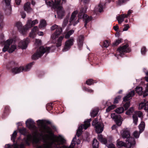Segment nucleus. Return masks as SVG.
<instances>
[{"label": "nucleus", "mask_w": 148, "mask_h": 148, "mask_svg": "<svg viewBox=\"0 0 148 148\" xmlns=\"http://www.w3.org/2000/svg\"><path fill=\"white\" fill-rule=\"evenodd\" d=\"M37 124L40 128L38 133L37 129L32 135H28L26 140L27 145H29V142L32 141L34 145L38 144L40 140L42 139L44 144L41 146H38L36 148H59L62 147L60 145L64 142V140L61 136H55L52 133L51 129L45 125L43 120H38Z\"/></svg>", "instance_id": "nucleus-1"}, {"label": "nucleus", "mask_w": 148, "mask_h": 148, "mask_svg": "<svg viewBox=\"0 0 148 148\" xmlns=\"http://www.w3.org/2000/svg\"><path fill=\"white\" fill-rule=\"evenodd\" d=\"M50 48L49 47H44L42 46L38 48L36 52L32 56V58L35 60L37 59L42 56L44 53L49 52Z\"/></svg>", "instance_id": "nucleus-2"}, {"label": "nucleus", "mask_w": 148, "mask_h": 148, "mask_svg": "<svg viewBox=\"0 0 148 148\" xmlns=\"http://www.w3.org/2000/svg\"><path fill=\"white\" fill-rule=\"evenodd\" d=\"M13 41L12 39H9L5 41L4 42V47L2 49L3 52H5L8 50L9 53H12L14 51L16 48V46L15 45H12L10 48L9 46L12 44Z\"/></svg>", "instance_id": "nucleus-3"}, {"label": "nucleus", "mask_w": 148, "mask_h": 148, "mask_svg": "<svg viewBox=\"0 0 148 148\" xmlns=\"http://www.w3.org/2000/svg\"><path fill=\"white\" fill-rule=\"evenodd\" d=\"M61 0H46V3L48 5L57 9L62 6V2H61Z\"/></svg>", "instance_id": "nucleus-4"}, {"label": "nucleus", "mask_w": 148, "mask_h": 148, "mask_svg": "<svg viewBox=\"0 0 148 148\" xmlns=\"http://www.w3.org/2000/svg\"><path fill=\"white\" fill-rule=\"evenodd\" d=\"M91 121L90 119H88L87 121H84V125H82L79 127L76 133V134L78 137L79 136L81 135L83 128L86 130L90 126V122Z\"/></svg>", "instance_id": "nucleus-5"}, {"label": "nucleus", "mask_w": 148, "mask_h": 148, "mask_svg": "<svg viewBox=\"0 0 148 148\" xmlns=\"http://www.w3.org/2000/svg\"><path fill=\"white\" fill-rule=\"evenodd\" d=\"M92 125H95V131L97 133H101L103 130V125L102 123H98V120L96 119L93 122Z\"/></svg>", "instance_id": "nucleus-6"}, {"label": "nucleus", "mask_w": 148, "mask_h": 148, "mask_svg": "<svg viewBox=\"0 0 148 148\" xmlns=\"http://www.w3.org/2000/svg\"><path fill=\"white\" fill-rule=\"evenodd\" d=\"M78 13L77 11H74L72 13L69 21V25H73L75 26L79 22V19H77L76 15Z\"/></svg>", "instance_id": "nucleus-7"}, {"label": "nucleus", "mask_w": 148, "mask_h": 148, "mask_svg": "<svg viewBox=\"0 0 148 148\" xmlns=\"http://www.w3.org/2000/svg\"><path fill=\"white\" fill-rule=\"evenodd\" d=\"M117 51L119 53L118 55L122 57L124 53L129 52L130 50L128 48V45H126L118 48Z\"/></svg>", "instance_id": "nucleus-8"}, {"label": "nucleus", "mask_w": 148, "mask_h": 148, "mask_svg": "<svg viewBox=\"0 0 148 148\" xmlns=\"http://www.w3.org/2000/svg\"><path fill=\"white\" fill-rule=\"evenodd\" d=\"M135 143L134 139L132 137H130L126 139L125 147L127 148H133Z\"/></svg>", "instance_id": "nucleus-9"}, {"label": "nucleus", "mask_w": 148, "mask_h": 148, "mask_svg": "<svg viewBox=\"0 0 148 148\" xmlns=\"http://www.w3.org/2000/svg\"><path fill=\"white\" fill-rule=\"evenodd\" d=\"M27 126L30 129L34 131V133L36 130L37 128L35 126V123L31 119L27 120L26 122Z\"/></svg>", "instance_id": "nucleus-10"}, {"label": "nucleus", "mask_w": 148, "mask_h": 148, "mask_svg": "<svg viewBox=\"0 0 148 148\" xmlns=\"http://www.w3.org/2000/svg\"><path fill=\"white\" fill-rule=\"evenodd\" d=\"M29 42V40L28 38L24 39L19 42L18 46L22 49H25L27 47V45Z\"/></svg>", "instance_id": "nucleus-11"}, {"label": "nucleus", "mask_w": 148, "mask_h": 148, "mask_svg": "<svg viewBox=\"0 0 148 148\" xmlns=\"http://www.w3.org/2000/svg\"><path fill=\"white\" fill-rule=\"evenodd\" d=\"M32 26H33L31 22V20L30 19L28 20L26 22V24L23 27V29L22 30V33L23 34H24L27 30L31 28Z\"/></svg>", "instance_id": "nucleus-12"}, {"label": "nucleus", "mask_w": 148, "mask_h": 148, "mask_svg": "<svg viewBox=\"0 0 148 148\" xmlns=\"http://www.w3.org/2000/svg\"><path fill=\"white\" fill-rule=\"evenodd\" d=\"M73 39H70L67 41L65 42V46L63 49V51H67L70 48V47L73 45Z\"/></svg>", "instance_id": "nucleus-13"}, {"label": "nucleus", "mask_w": 148, "mask_h": 148, "mask_svg": "<svg viewBox=\"0 0 148 148\" xmlns=\"http://www.w3.org/2000/svg\"><path fill=\"white\" fill-rule=\"evenodd\" d=\"M57 9V13L58 17L60 18H62L65 15V10L62 6L58 8Z\"/></svg>", "instance_id": "nucleus-14"}, {"label": "nucleus", "mask_w": 148, "mask_h": 148, "mask_svg": "<svg viewBox=\"0 0 148 148\" xmlns=\"http://www.w3.org/2000/svg\"><path fill=\"white\" fill-rule=\"evenodd\" d=\"M62 32V29L61 28L57 29L56 32L53 34L51 36V38L54 40L57 38L61 34Z\"/></svg>", "instance_id": "nucleus-15"}, {"label": "nucleus", "mask_w": 148, "mask_h": 148, "mask_svg": "<svg viewBox=\"0 0 148 148\" xmlns=\"http://www.w3.org/2000/svg\"><path fill=\"white\" fill-rule=\"evenodd\" d=\"M142 113L140 111L136 112L133 115V118L134 120V122L136 125L137 124V122L138 121V117L137 116L139 117L141 116Z\"/></svg>", "instance_id": "nucleus-16"}, {"label": "nucleus", "mask_w": 148, "mask_h": 148, "mask_svg": "<svg viewBox=\"0 0 148 148\" xmlns=\"http://www.w3.org/2000/svg\"><path fill=\"white\" fill-rule=\"evenodd\" d=\"M121 136L123 138H128L130 137L129 131L127 129H124L121 133Z\"/></svg>", "instance_id": "nucleus-17"}, {"label": "nucleus", "mask_w": 148, "mask_h": 148, "mask_svg": "<svg viewBox=\"0 0 148 148\" xmlns=\"http://www.w3.org/2000/svg\"><path fill=\"white\" fill-rule=\"evenodd\" d=\"M134 95V90L132 91L129 92L126 96L123 98V101H126L131 98Z\"/></svg>", "instance_id": "nucleus-18"}, {"label": "nucleus", "mask_w": 148, "mask_h": 148, "mask_svg": "<svg viewBox=\"0 0 148 148\" xmlns=\"http://www.w3.org/2000/svg\"><path fill=\"white\" fill-rule=\"evenodd\" d=\"M30 3L28 2L24 5V10L27 12H30L32 11V8L30 7Z\"/></svg>", "instance_id": "nucleus-19"}, {"label": "nucleus", "mask_w": 148, "mask_h": 148, "mask_svg": "<svg viewBox=\"0 0 148 148\" xmlns=\"http://www.w3.org/2000/svg\"><path fill=\"white\" fill-rule=\"evenodd\" d=\"M83 18L84 20H85L84 26L86 27L87 23L92 20V18L91 16L89 17L86 14H84Z\"/></svg>", "instance_id": "nucleus-20"}, {"label": "nucleus", "mask_w": 148, "mask_h": 148, "mask_svg": "<svg viewBox=\"0 0 148 148\" xmlns=\"http://www.w3.org/2000/svg\"><path fill=\"white\" fill-rule=\"evenodd\" d=\"M12 72L14 74H16L19 73L21 72H23L22 67H15L14 68L12 69Z\"/></svg>", "instance_id": "nucleus-21"}, {"label": "nucleus", "mask_w": 148, "mask_h": 148, "mask_svg": "<svg viewBox=\"0 0 148 148\" xmlns=\"http://www.w3.org/2000/svg\"><path fill=\"white\" fill-rule=\"evenodd\" d=\"M84 38V36L82 35L78 37V45L79 48H81L82 47Z\"/></svg>", "instance_id": "nucleus-22"}, {"label": "nucleus", "mask_w": 148, "mask_h": 148, "mask_svg": "<svg viewBox=\"0 0 148 148\" xmlns=\"http://www.w3.org/2000/svg\"><path fill=\"white\" fill-rule=\"evenodd\" d=\"M123 121V119L120 116H118L116 117V119L115 120L116 124L118 126L121 125Z\"/></svg>", "instance_id": "nucleus-23"}, {"label": "nucleus", "mask_w": 148, "mask_h": 148, "mask_svg": "<svg viewBox=\"0 0 148 148\" xmlns=\"http://www.w3.org/2000/svg\"><path fill=\"white\" fill-rule=\"evenodd\" d=\"M32 63H30L29 64L27 65L25 67H22L23 71L26 72L29 70L31 68L32 66Z\"/></svg>", "instance_id": "nucleus-24"}, {"label": "nucleus", "mask_w": 148, "mask_h": 148, "mask_svg": "<svg viewBox=\"0 0 148 148\" xmlns=\"http://www.w3.org/2000/svg\"><path fill=\"white\" fill-rule=\"evenodd\" d=\"M98 139L101 142L104 144H106L107 142V140L105 138H103L102 135H99L98 136Z\"/></svg>", "instance_id": "nucleus-25"}, {"label": "nucleus", "mask_w": 148, "mask_h": 148, "mask_svg": "<svg viewBox=\"0 0 148 148\" xmlns=\"http://www.w3.org/2000/svg\"><path fill=\"white\" fill-rule=\"evenodd\" d=\"M76 139V137L75 136L72 140L71 145L69 147H67L63 145L62 147H60L59 148H73V147L75 145V143H74V141Z\"/></svg>", "instance_id": "nucleus-26"}, {"label": "nucleus", "mask_w": 148, "mask_h": 148, "mask_svg": "<svg viewBox=\"0 0 148 148\" xmlns=\"http://www.w3.org/2000/svg\"><path fill=\"white\" fill-rule=\"evenodd\" d=\"M124 15V14H122L117 17V19L119 23L121 24L123 21Z\"/></svg>", "instance_id": "nucleus-27"}, {"label": "nucleus", "mask_w": 148, "mask_h": 148, "mask_svg": "<svg viewBox=\"0 0 148 148\" xmlns=\"http://www.w3.org/2000/svg\"><path fill=\"white\" fill-rule=\"evenodd\" d=\"M125 142L122 141L117 140V146L118 147H120L123 146L125 147Z\"/></svg>", "instance_id": "nucleus-28"}, {"label": "nucleus", "mask_w": 148, "mask_h": 148, "mask_svg": "<svg viewBox=\"0 0 148 148\" xmlns=\"http://www.w3.org/2000/svg\"><path fill=\"white\" fill-rule=\"evenodd\" d=\"M93 148H98L99 147V142L96 139L94 138L93 140Z\"/></svg>", "instance_id": "nucleus-29"}, {"label": "nucleus", "mask_w": 148, "mask_h": 148, "mask_svg": "<svg viewBox=\"0 0 148 148\" xmlns=\"http://www.w3.org/2000/svg\"><path fill=\"white\" fill-rule=\"evenodd\" d=\"M16 26L22 32V30L23 29V27H22V24L21 22H18L16 23Z\"/></svg>", "instance_id": "nucleus-30"}, {"label": "nucleus", "mask_w": 148, "mask_h": 148, "mask_svg": "<svg viewBox=\"0 0 148 148\" xmlns=\"http://www.w3.org/2000/svg\"><path fill=\"white\" fill-rule=\"evenodd\" d=\"M46 25V21L44 20H42L40 21V24L39 27V28H42L45 27Z\"/></svg>", "instance_id": "nucleus-31"}, {"label": "nucleus", "mask_w": 148, "mask_h": 148, "mask_svg": "<svg viewBox=\"0 0 148 148\" xmlns=\"http://www.w3.org/2000/svg\"><path fill=\"white\" fill-rule=\"evenodd\" d=\"M129 0H117L116 1V4L117 5L120 6Z\"/></svg>", "instance_id": "nucleus-32"}, {"label": "nucleus", "mask_w": 148, "mask_h": 148, "mask_svg": "<svg viewBox=\"0 0 148 148\" xmlns=\"http://www.w3.org/2000/svg\"><path fill=\"white\" fill-rule=\"evenodd\" d=\"M124 111V108L122 107H119L116 108L115 111L118 114H121Z\"/></svg>", "instance_id": "nucleus-33"}, {"label": "nucleus", "mask_w": 148, "mask_h": 148, "mask_svg": "<svg viewBox=\"0 0 148 148\" xmlns=\"http://www.w3.org/2000/svg\"><path fill=\"white\" fill-rule=\"evenodd\" d=\"M74 31L73 30H71L67 32L65 36V38H69L70 36L73 33Z\"/></svg>", "instance_id": "nucleus-34"}, {"label": "nucleus", "mask_w": 148, "mask_h": 148, "mask_svg": "<svg viewBox=\"0 0 148 148\" xmlns=\"http://www.w3.org/2000/svg\"><path fill=\"white\" fill-rule=\"evenodd\" d=\"M145 127V124L144 122H141L140 124L139 125V128L140 130V131L141 132H142Z\"/></svg>", "instance_id": "nucleus-35"}, {"label": "nucleus", "mask_w": 148, "mask_h": 148, "mask_svg": "<svg viewBox=\"0 0 148 148\" xmlns=\"http://www.w3.org/2000/svg\"><path fill=\"white\" fill-rule=\"evenodd\" d=\"M64 38L63 36H61L60 37L58 40L57 42V46L58 47L60 46L61 45V42Z\"/></svg>", "instance_id": "nucleus-36"}, {"label": "nucleus", "mask_w": 148, "mask_h": 148, "mask_svg": "<svg viewBox=\"0 0 148 148\" xmlns=\"http://www.w3.org/2000/svg\"><path fill=\"white\" fill-rule=\"evenodd\" d=\"M18 147L17 145L15 144L12 145L8 144L5 145V148H17Z\"/></svg>", "instance_id": "nucleus-37"}, {"label": "nucleus", "mask_w": 148, "mask_h": 148, "mask_svg": "<svg viewBox=\"0 0 148 148\" xmlns=\"http://www.w3.org/2000/svg\"><path fill=\"white\" fill-rule=\"evenodd\" d=\"M142 88L141 87H137L136 88V91L139 95H141L142 94Z\"/></svg>", "instance_id": "nucleus-38"}, {"label": "nucleus", "mask_w": 148, "mask_h": 148, "mask_svg": "<svg viewBox=\"0 0 148 148\" xmlns=\"http://www.w3.org/2000/svg\"><path fill=\"white\" fill-rule=\"evenodd\" d=\"M69 19L68 18H66L64 19L62 24V27L64 28L65 27L68 23Z\"/></svg>", "instance_id": "nucleus-39"}, {"label": "nucleus", "mask_w": 148, "mask_h": 148, "mask_svg": "<svg viewBox=\"0 0 148 148\" xmlns=\"http://www.w3.org/2000/svg\"><path fill=\"white\" fill-rule=\"evenodd\" d=\"M134 108L133 107H131L127 111L126 114L128 115H130L133 112Z\"/></svg>", "instance_id": "nucleus-40"}, {"label": "nucleus", "mask_w": 148, "mask_h": 148, "mask_svg": "<svg viewBox=\"0 0 148 148\" xmlns=\"http://www.w3.org/2000/svg\"><path fill=\"white\" fill-rule=\"evenodd\" d=\"M146 103V101H144V102H142L139 104L138 105V108L139 109H141L144 107L145 108V105Z\"/></svg>", "instance_id": "nucleus-41"}, {"label": "nucleus", "mask_w": 148, "mask_h": 148, "mask_svg": "<svg viewBox=\"0 0 148 148\" xmlns=\"http://www.w3.org/2000/svg\"><path fill=\"white\" fill-rule=\"evenodd\" d=\"M34 44L35 46L37 47L41 45V40L39 39H36Z\"/></svg>", "instance_id": "nucleus-42"}, {"label": "nucleus", "mask_w": 148, "mask_h": 148, "mask_svg": "<svg viewBox=\"0 0 148 148\" xmlns=\"http://www.w3.org/2000/svg\"><path fill=\"white\" fill-rule=\"evenodd\" d=\"M121 39L116 40L113 43V46H116L118 45L119 43L121 42Z\"/></svg>", "instance_id": "nucleus-43"}, {"label": "nucleus", "mask_w": 148, "mask_h": 148, "mask_svg": "<svg viewBox=\"0 0 148 148\" xmlns=\"http://www.w3.org/2000/svg\"><path fill=\"white\" fill-rule=\"evenodd\" d=\"M110 43V41L108 40H105L103 42V46L104 47L107 48L108 47Z\"/></svg>", "instance_id": "nucleus-44"}, {"label": "nucleus", "mask_w": 148, "mask_h": 148, "mask_svg": "<svg viewBox=\"0 0 148 148\" xmlns=\"http://www.w3.org/2000/svg\"><path fill=\"white\" fill-rule=\"evenodd\" d=\"M17 133L16 131H15L13 132V134L12 135V136L11 137V139L12 140H13V141H14V139L17 135Z\"/></svg>", "instance_id": "nucleus-45"}, {"label": "nucleus", "mask_w": 148, "mask_h": 148, "mask_svg": "<svg viewBox=\"0 0 148 148\" xmlns=\"http://www.w3.org/2000/svg\"><path fill=\"white\" fill-rule=\"evenodd\" d=\"M116 107V106L114 105H112L109 106L106 109V112H109L111 110L114 108Z\"/></svg>", "instance_id": "nucleus-46"}, {"label": "nucleus", "mask_w": 148, "mask_h": 148, "mask_svg": "<svg viewBox=\"0 0 148 148\" xmlns=\"http://www.w3.org/2000/svg\"><path fill=\"white\" fill-rule=\"evenodd\" d=\"M98 114L97 110H93L91 113V116L92 117H94L96 116Z\"/></svg>", "instance_id": "nucleus-47"}, {"label": "nucleus", "mask_w": 148, "mask_h": 148, "mask_svg": "<svg viewBox=\"0 0 148 148\" xmlns=\"http://www.w3.org/2000/svg\"><path fill=\"white\" fill-rule=\"evenodd\" d=\"M130 103L129 102H127L124 105V107L125 110H127L130 106Z\"/></svg>", "instance_id": "nucleus-48"}, {"label": "nucleus", "mask_w": 148, "mask_h": 148, "mask_svg": "<svg viewBox=\"0 0 148 148\" xmlns=\"http://www.w3.org/2000/svg\"><path fill=\"white\" fill-rule=\"evenodd\" d=\"M86 84L89 85H90L94 83V82L92 79H89L86 81Z\"/></svg>", "instance_id": "nucleus-49"}, {"label": "nucleus", "mask_w": 148, "mask_h": 148, "mask_svg": "<svg viewBox=\"0 0 148 148\" xmlns=\"http://www.w3.org/2000/svg\"><path fill=\"white\" fill-rule=\"evenodd\" d=\"M36 36V33L31 31L29 34V36L31 38H34Z\"/></svg>", "instance_id": "nucleus-50"}, {"label": "nucleus", "mask_w": 148, "mask_h": 148, "mask_svg": "<svg viewBox=\"0 0 148 148\" xmlns=\"http://www.w3.org/2000/svg\"><path fill=\"white\" fill-rule=\"evenodd\" d=\"M121 98V97L120 96H117L116 98H115L114 101V103H118L119 101L120 100Z\"/></svg>", "instance_id": "nucleus-51"}, {"label": "nucleus", "mask_w": 148, "mask_h": 148, "mask_svg": "<svg viewBox=\"0 0 148 148\" xmlns=\"http://www.w3.org/2000/svg\"><path fill=\"white\" fill-rule=\"evenodd\" d=\"M147 88H146L145 91L143 94V97H145L148 95V94L147 92H148V84L147 85Z\"/></svg>", "instance_id": "nucleus-52"}, {"label": "nucleus", "mask_w": 148, "mask_h": 148, "mask_svg": "<svg viewBox=\"0 0 148 148\" xmlns=\"http://www.w3.org/2000/svg\"><path fill=\"white\" fill-rule=\"evenodd\" d=\"M98 11L101 12L102 11L103 9V5L100 4L99 5L98 7Z\"/></svg>", "instance_id": "nucleus-53"}, {"label": "nucleus", "mask_w": 148, "mask_h": 148, "mask_svg": "<svg viewBox=\"0 0 148 148\" xmlns=\"http://www.w3.org/2000/svg\"><path fill=\"white\" fill-rule=\"evenodd\" d=\"M106 145L108 148H114L115 147L113 144L112 143H110L109 144L107 143Z\"/></svg>", "instance_id": "nucleus-54"}, {"label": "nucleus", "mask_w": 148, "mask_h": 148, "mask_svg": "<svg viewBox=\"0 0 148 148\" xmlns=\"http://www.w3.org/2000/svg\"><path fill=\"white\" fill-rule=\"evenodd\" d=\"M139 133L137 131H135L134 133V137L136 138L139 137Z\"/></svg>", "instance_id": "nucleus-55"}, {"label": "nucleus", "mask_w": 148, "mask_h": 148, "mask_svg": "<svg viewBox=\"0 0 148 148\" xmlns=\"http://www.w3.org/2000/svg\"><path fill=\"white\" fill-rule=\"evenodd\" d=\"M59 28L58 25H54L52 26L51 27V30H54L55 29H57Z\"/></svg>", "instance_id": "nucleus-56"}, {"label": "nucleus", "mask_w": 148, "mask_h": 148, "mask_svg": "<svg viewBox=\"0 0 148 148\" xmlns=\"http://www.w3.org/2000/svg\"><path fill=\"white\" fill-rule=\"evenodd\" d=\"M38 30V27L37 26L34 27L31 30V31L36 32Z\"/></svg>", "instance_id": "nucleus-57"}, {"label": "nucleus", "mask_w": 148, "mask_h": 148, "mask_svg": "<svg viewBox=\"0 0 148 148\" xmlns=\"http://www.w3.org/2000/svg\"><path fill=\"white\" fill-rule=\"evenodd\" d=\"M31 22L32 23V26H33L36 24H37L38 23V21L36 19V20L33 21H32L31 20Z\"/></svg>", "instance_id": "nucleus-58"}, {"label": "nucleus", "mask_w": 148, "mask_h": 148, "mask_svg": "<svg viewBox=\"0 0 148 148\" xmlns=\"http://www.w3.org/2000/svg\"><path fill=\"white\" fill-rule=\"evenodd\" d=\"M124 27L123 29V31H127L129 28V25L128 24L125 25H124Z\"/></svg>", "instance_id": "nucleus-59"}, {"label": "nucleus", "mask_w": 148, "mask_h": 148, "mask_svg": "<svg viewBox=\"0 0 148 148\" xmlns=\"http://www.w3.org/2000/svg\"><path fill=\"white\" fill-rule=\"evenodd\" d=\"M146 48L145 47H143L141 49V53L143 54H145L146 52Z\"/></svg>", "instance_id": "nucleus-60"}, {"label": "nucleus", "mask_w": 148, "mask_h": 148, "mask_svg": "<svg viewBox=\"0 0 148 148\" xmlns=\"http://www.w3.org/2000/svg\"><path fill=\"white\" fill-rule=\"evenodd\" d=\"M19 132L22 134H24L26 132V130L25 129H20L19 130Z\"/></svg>", "instance_id": "nucleus-61"}, {"label": "nucleus", "mask_w": 148, "mask_h": 148, "mask_svg": "<svg viewBox=\"0 0 148 148\" xmlns=\"http://www.w3.org/2000/svg\"><path fill=\"white\" fill-rule=\"evenodd\" d=\"M7 6L10 5V3L11 0H4Z\"/></svg>", "instance_id": "nucleus-62"}, {"label": "nucleus", "mask_w": 148, "mask_h": 148, "mask_svg": "<svg viewBox=\"0 0 148 148\" xmlns=\"http://www.w3.org/2000/svg\"><path fill=\"white\" fill-rule=\"evenodd\" d=\"M118 116L114 114H112L111 115V117L112 118L114 119L115 120L116 119V117Z\"/></svg>", "instance_id": "nucleus-63"}, {"label": "nucleus", "mask_w": 148, "mask_h": 148, "mask_svg": "<svg viewBox=\"0 0 148 148\" xmlns=\"http://www.w3.org/2000/svg\"><path fill=\"white\" fill-rule=\"evenodd\" d=\"M144 109L146 110H148V101H146Z\"/></svg>", "instance_id": "nucleus-64"}]
</instances>
